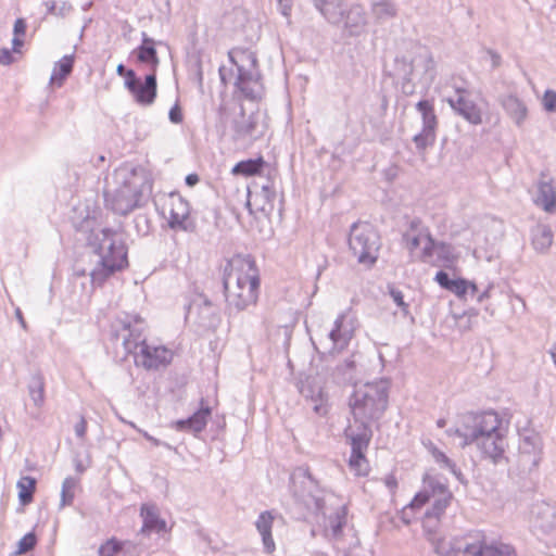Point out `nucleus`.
Listing matches in <instances>:
<instances>
[{"instance_id": "1", "label": "nucleus", "mask_w": 556, "mask_h": 556, "mask_svg": "<svg viewBox=\"0 0 556 556\" xmlns=\"http://www.w3.org/2000/svg\"><path fill=\"white\" fill-rule=\"evenodd\" d=\"M452 498V493L447 486L426 476L424 478L422 489L414 496L412 502L403 509L402 519L409 523L408 511L421 508L425 504L431 502L432 507L425 513L424 529L431 535L429 540L434 544V549L440 556H516L515 549L504 543H489L482 531H471L457 538L434 536V530L439 523L440 517L445 511Z\"/></svg>"}, {"instance_id": "2", "label": "nucleus", "mask_w": 556, "mask_h": 556, "mask_svg": "<svg viewBox=\"0 0 556 556\" xmlns=\"http://www.w3.org/2000/svg\"><path fill=\"white\" fill-rule=\"evenodd\" d=\"M447 434L462 439V447L475 444L482 457L493 464L505 458L507 425L494 410L464 416L462 427L447 430Z\"/></svg>"}, {"instance_id": "3", "label": "nucleus", "mask_w": 556, "mask_h": 556, "mask_svg": "<svg viewBox=\"0 0 556 556\" xmlns=\"http://www.w3.org/2000/svg\"><path fill=\"white\" fill-rule=\"evenodd\" d=\"M144 320L138 315L123 314L112 323V336L121 342L127 354H132L135 364L146 369H157L167 365L173 357L165 346L147 343L143 336Z\"/></svg>"}, {"instance_id": "4", "label": "nucleus", "mask_w": 556, "mask_h": 556, "mask_svg": "<svg viewBox=\"0 0 556 556\" xmlns=\"http://www.w3.org/2000/svg\"><path fill=\"white\" fill-rule=\"evenodd\" d=\"M152 184L141 168L119 167L113 174V186L104 192L106 206L119 215H127L142 204Z\"/></svg>"}, {"instance_id": "5", "label": "nucleus", "mask_w": 556, "mask_h": 556, "mask_svg": "<svg viewBox=\"0 0 556 556\" xmlns=\"http://www.w3.org/2000/svg\"><path fill=\"white\" fill-rule=\"evenodd\" d=\"M260 280L254 262L250 257L235 256L228 261L224 274L227 307L240 312L254 304Z\"/></svg>"}, {"instance_id": "6", "label": "nucleus", "mask_w": 556, "mask_h": 556, "mask_svg": "<svg viewBox=\"0 0 556 556\" xmlns=\"http://www.w3.org/2000/svg\"><path fill=\"white\" fill-rule=\"evenodd\" d=\"M389 383L386 380L366 382L356 386L349 399L353 421L346 429L355 432L371 430L370 424L379 419L388 406Z\"/></svg>"}, {"instance_id": "7", "label": "nucleus", "mask_w": 556, "mask_h": 556, "mask_svg": "<svg viewBox=\"0 0 556 556\" xmlns=\"http://www.w3.org/2000/svg\"><path fill=\"white\" fill-rule=\"evenodd\" d=\"M304 478L306 482L303 483L305 488L309 489V492L299 495L300 500L308 510L323 515L325 536L339 543L342 538V529L346 525L348 511L345 505L340 504L330 510L327 505H332L334 496L332 494H321L323 492L317 490L315 481L306 470L304 471ZM295 495L298 496V493Z\"/></svg>"}, {"instance_id": "8", "label": "nucleus", "mask_w": 556, "mask_h": 556, "mask_svg": "<svg viewBox=\"0 0 556 556\" xmlns=\"http://www.w3.org/2000/svg\"><path fill=\"white\" fill-rule=\"evenodd\" d=\"M99 264L91 271L93 285H101L110 275L127 266V250L121 232L103 228L93 235Z\"/></svg>"}, {"instance_id": "9", "label": "nucleus", "mask_w": 556, "mask_h": 556, "mask_svg": "<svg viewBox=\"0 0 556 556\" xmlns=\"http://www.w3.org/2000/svg\"><path fill=\"white\" fill-rule=\"evenodd\" d=\"M395 75L403 79L402 91L405 94L414 93L416 84L429 87L435 77V64L429 50L417 47L413 56L396 58Z\"/></svg>"}, {"instance_id": "10", "label": "nucleus", "mask_w": 556, "mask_h": 556, "mask_svg": "<svg viewBox=\"0 0 556 556\" xmlns=\"http://www.w3.org/2000/svg\"><path fill=\"white\" fill-rule=\"evenodd\" d=\"M349 247L359 264L367 266L377 261L379 236L368 223H355L351 227Z\"/></svg>"}, {"instance_id": "11", "label": "nucleus", "mask_w": 556, "mask_h": 556, "mask_svg": "<svg viewBox=\"0 0 556 556\" xmlns=\"http://www.w3.org/2000/svg\"><path fill=\"white\" fill-rule=\"evenodd\" d=\"M355 320L350 313H341L333 323V328L327 336L319 339V345L327 353H339L350 343L355 332Z\"/></svg>"}, {"instance_id": "12", "label": "nucleus", "mask_w": 556, "mask_h": 556, "mask_svg": "<svg viewBox=\"0 0 556 556\" xmlns=\"http://www.w3.org/2000/svg\"><path fill=\"white\" fill-rule=\"evenodd\" d=\"M298 389L316 415L326 416L328 414L329 394L326 388V380L323 376L315 375L305 377L300 380Z\"/></svg>"}, {"instance_id": "13", "label": "nucleus", "mask_w": 556, "mask_h": 556, "mask_svg": "<svg viewBox=\"0 0 556 556\" xmlns=\"http://www.w3.org/2000/svg\"><path fill=\"white\" fill-rule=\"evenodd\" d=\"M344 433L351 444V456L349 458L351 470L357 476H366L369 465L365 452L368 448L372 431L363 429V432H355L354 429H345Z\"/></svg>"}, {"instance_id": "14", "label": "nucleus", "mask_w": 556, "mask_h": 556, "mask_svg": "<svg viewBox=\"0 0 556 556\" xmlns=\"http://www.w3.org/2000/svg\"><path fill=\"white\" fill-rule=\"evenodd\" d=\"M240 62L231 56L238 70L237 86L249 98H255L257 91L255 87L258 85L260 75L256 70V58L254 53L242 51L239 55Z\"/></svg>"}, {"instance_id": "15", "label": "nucleus", "mask_w": 556, "mask_h": 556, "mask_svg": "<svg viewBox=\"0 0 556 556\" xmlns=\"http://www.w3.org/2000/svg\"><path fill=\"white\" fill-rule=\"evenodd\" d=\"M451 109L470 125L478 126L483 123V109L476 103L469 92L464 89H457L453 97L447 99Z\"/></svg>"}, {"instance_id": "16", "label": "nucleus", "mask_w": 556, "mask_h": 556, "mask_svg": "<svg viewBox=\"0 0 556 556\" xmlns=\"http://www.w3.org/2000/svg\"><path fill=\"white\" fill-rule=\"evenodd\" d=\"M542 442L538 434L525 435L519 444L518 464L523 472L534 470L541 460Z\"/></svg>"}, {"instance_id": "17", "label": "nucleus", "mask_w": 556, "mask_h": 556, "mask_svg": "<svg viewBox=\"0 0 556 556\" xmlns=\"http://www.w3.org/2000/svg\"><path fill=\"white\" fill-rule=\"evenodd\" d=\"M236 139L253 141L265 132V125L260 114L245 115L243 112L233 121Z\"/></svg>"}, {"instance_id": "18", "label": "nucleus", "mask_w": 556, "mask_h": 556, "mask_svg": "<svg viewBox=\"0 0 556 556\" xmlns=\"http://www.w3.org/2000/svg\"><path fill=\"white\" fill-rule=\"evenodd\" d=\"M343 29L349 36H361L366 31L367 16L364 8L359 4H352L344 9Z\"/></svg>"}, {"instance_id": "19", "label": "nucleus", "mask_w": 556, "mask_h": 556, "mask_svg": "<svg viewBox=\"0 0 556 556\" xmlns=\"http://www.w3.org/2000/svg\"><path fill=\"white\" fill-rule=\"evenodd\" d=\"M534 203L547 213L556 211V185L553 178L542 174L536 187Z\"/></svg>"}, {"instance_id": "20", "label": "nucleus", "mask_w": 556, "mask_h": 556, "mask_svg": "<svg viewBox=\"0 0 556 556\" xmlns=\"http://www.w3.org/2000/svg\"><path fill=\"white\" fill-rule=\"evenodd\" d=\"M500 104L517 127L525 124L528 118V106L522 99L514 93H508L500 98Z\"/></svg>"}, {"instance_id": "21", "label": "nucleus", "mask_w": 556, "mask_h": 556, "mask_svg": "<svg viewBox=\"0 0 556 556\" xmlns=\"http://www.w3.org/2000/svg\"><path fill=\"white\" fill-rule=\"evenodd\" d=\"M136 102L140 105H151L156 97V75L150 73L143 83L140 80L132 89H129Z\"/></svg>"}, {"instance_id": "22", "label": "nucleus", "mask_w": 556, "mask_h": 556, "mask_svg": "<svg viewBox=\"0 0 556 556\" xmlns=\"http://www.w3.org/2000/svg\"><path fill=\"white\" fill-rule=\"evenodd\" d=\"M210 416L211 408L201 407L189 418L174 421L172 427L179 431H188L197 434L206 427Z\"/></svg>"}, {"instance_id": "23", "label": "nucleus", "mask_w": 556, "mask_h": 556, "mask_svg": "<svg viewBox=\"0 0 556 556\" xmlns=\"http://www.w3.org/2000/svg\"><path fill=\"white\" fill-rule=\"evenodd\" d=\"M189 204L184 199L176 197L170 199L168 224L173 229L187 230L189 219Z\"/></svg>"}, {"instance_id": "24", "label": "nucleus", "mask_w": 556, "mask_h": 556, "mask_svg": "<svg viewBox=\"0 0 556 556\" xmlns=\"http://www.w3.org/2000/svg\"><path fill=\"white\" fill-rule=\"evenodd\" d=\"M345 0H314L316 9L331 24L340 25L343 21Z\"/></svg>"}, {"instance_id": "25", "label": "nucleus", "mask_w": 556, "mask_h": 556, "mask_svg": "<svg viewBox=\"0 0 556 556\" xmlns=\"http://www.w3.org/2000/svg\"><path fill=\"white\" fill-rule=\"evenodd\" d=\"M142 518L141 533H149L152 531L162 532L166 529V521L160 518L159 509L153 504H143L140 509Z\"/></svg>"}, {"instance_id": "26", "label": "nucleus", "mask_w": 556, "mask_h": 556, "mask_svg": "<svg viewBox=\"0 0 556 556\" xmlns=\"http://www.w3.org/2000/svg\"><path fill=\"white\" fill-rule=\"evenodd\" d=\"M274 516L270 511H263L256 520V529L262 536L264 549L270 554L275 551V542L271 536Z\"/></svg>"}, {"instance_id": "27", "label": "nucleus", "mask_w": 556, "mask_h": 556, "mask_svg": "<svg viewBox=\"0 0 556 556\" xmlns=\"http://www.w3.org/2000/svg\"><path fill=\"white\" fill-rule=\"evenodd\" d=\"M142 43L137 49V58L140 62L151 66V73H155L160 64V59L155 50V41L142 34Z\"/></svg>"}, {"instance_id": "28", "label": "nucleus", "mask_w": 556, "mask_h": 556, "mask_svg": "<svg viewBox=\"0 0 556 556\" xmlns=\"http://www.w3.org/2000/svg\"><path fill=\"white\" fill-rule=\"evenodd\" d=\"M531 243L539 253H546L553 243L552 229L543 224H538L531 230Z\"/></svg>"}, {"instance_id": "29", "label": "nucleus", "mask_w": 556, "mask_h": 556, "mask_svg": "<svg viewBox=\"0 0 556 556\" xmlns=\"http://www.w3.org/2000/svg\"><path fill=\"white\" fill-rule=\"evenodd\" d=\"M427 451L431 454L433 460L439 465L440 469L446 470L458 479L462 473L457 470L455 463L445 455L444 452L440 451L431 441L424 443Z\"/></svg>"}, {"instance_id": "30", "label": "nucleus", "mask_w": 556, "mask_h": 556, "mask_svg": "<svg viewBox=\"0 0 556 556\" xmlns=\"http://www.w3.org/2000/svg\"><path fill=\"white\" fill-rule=\"evenodd\" d=\"M74 58L73 55H65L62 60L55 63L53 72L50 77V84L61 87L64 79L71 74L73 70Z\"/></svg>"}, {"instance_id": "31", "label": "nucleus", "mask_w": 556, "mask_h": 556, "mask_svg": "<svg viewBox=\"0 0 556 556\" xmlns=\"http://www.w3.org/2000/svg\"><path fill=\"white\" fill-rule=\"evenodd\" d=\"M416 109L421 114L422 129L435 134L438 119L434 113L433 104L428 100H421L416 104Z\"/></svg>"}, {"instance_id": "32", "label": "nucleus", "mask_w": 556, "mask_h": 556, "mask_svg": "<svg viewBox=\"0 0 556 556\" xmlns=\"http://www.w3.org/2000/svg\"><path fill=\"white\" fill-rule=\"evenodd\" d=\"M248 23V14L242 9H235L223 18V25L235 33L244 30Z\"/></svg>"}, {"instance_id": "33", "label": "nucleus", "mask_w": 556, "mask_h": 556, "mask_svg": "<svg viewBox=\"0 0 556 556\" xmlns=\"http://www.w3.org/2000/svg\"><path fill=\"white\" fill-rule=\"evenodd\" d=\"M371 13L379 23H382L395 17L397 9L390 0H378L372 3Z\"/></svg>"}, {"instance_id": "34", "label": "nucleus", "mask_w": 556, "mask_h": 556, "mask_svg": "<svg viewBox=\"0 0 556 556\" xmlns=\"http://www.w3.org/2000/svg\"><path fill=\"white\" fill-rule=\"evenodd\" d=\"M18 500L22 505H27L33 501L36 489V480L33 477L25 476L17 481Z\"/></svg>"}, {"instance_id": "35", "label": "nucleus", "mask_w": 556, "mask_h": 556, "mask_svg": "<svg viewBox=\"0 0 556 556\" xmlns=\"http://www.w3.org/2000/svg\"><path fill=\"white\" fill-rule=\"evenodd\" d=\"M264 164L262 157L256 160H245L237 163L232 168V173L236 175L251 176L260 172Z\"/></svg>"}, {"instance_id": "36", "label": "nucleus", "mask_w": 556, "mask_h": 556, "mask_svg": "<svg viewBox=\"0 0 556 556\" xmlns=\"http://www.w3.org/2000/svg\"><path fill=\"white\" fill-rule=\"evenodd\" d=\"M435 256V263L447 264L455 262L458 257V253L453 245L445 242H438Z\"/></svg>"}, {"instance_id": "37", "label": "nucleus", "mask_w": 556, "mask_h": 556, "mask_svg": "<svg viewBox=\"0 0 556 556\" xmlns=\"http://www.w3.org/2000/svg\"><path fill=\"white\" fill-rule=\"evenodd\" d=\"M77 485V480L73 477H67L64 479L62 483V490H61V502H60V508H63L65 506L72 505L75 493L74 490Z\"/></svg>"}, {"instance_id": "38", "label": "nucleus", "mask_w": 556, "mask_h": 556, "mask_svg": "<svg viewBox=\"0 0 556 556\" xmlns=\"http://www.w3.org/2000/svg\"><path fill=\"white\" fill-rule=\"evenodd\" d=\"M124 547H127V551L135 548V544L131 542L121 543L115 539H111L106 541L105 544L101 545L99 548V556H115L116 553L122 551Z\"/></svg>"}, {"instance_id": "39", "label": "nucleus", "mask_w": 556, "mask_h": 556, "mask_svg": "<svg viewBox=\"0 0 556 556\" xmlns=\"http://www.w3.org/2000/svg\"><path fill=\"white\" fill-rule=\"evenodd\" d=\"M437 245H438V242L434 241L433 238L429 233H425L422 250H421V254L419 255V258L422 262L435 263L433 257L437 254Z\"/></svg>"}, {"instance_id": "40", "label": "nucleus", "mask_w": 556, "mask_h": 556, "mask_svg": "<svg viewBox=\"0 0 556 556\" xmlns=\"http://www.w3.org/2000/svg\"><path fill=\"white\" fill-rule=\"evenodd\" d=\"M29 395L36 406H40L45 397V386L40 377L33 379L29 386Z\"/></svg>"}, {"instance_id": "41", "label": "nucleus", "mask_w": 556, "mask_h": 556, "mask_svg": "<svg viewBox=\"0 0 556 556\" xmlns=\"http://www.w3.org/2000/svg\"><path fill=\"white\" fill-rule=\"evenodd\" d=\"M435 134L421 129V131L414 136L413 141L418 150H425L427 147L433 144Z\"/></svg>"}, {"instance_id": "42", "label": "nucleus", "mask_w": 556, "mask_h": 556, "mask_svg": "<svg viewBox=\"0 0 556 556\" xmlns=\"http://www.w3.org/2000/svg\"><path fill=\"white\" fill-rule=\"evenodd\" d=\"M36 544V536L34 533L25 534L17 543V554H25L33 549Z\"/></svg>"}, {"instance_id": "43", "label": "nucleus", "mask_w": 556, "mask_h": 556, "mask_svg": "<svg viewBox=\"0 0 556 556\" xmlns=\"http://www.w3.org/2000/svg\"><path fill=\"white\" fill-rule=\"evenodd\" d=\"M389 293L394 303L402 309V313L407 316L409 314L408 304L404 301L403 293L393 287L389 288Z\"/></svg>"}, {"instance_id": "44", "label": "nucleus", "mask_w": 556, "mask_h": 556, "mask_svg": "<svg viewBox=\"0 0 556 556\" xmlns=\"http://www.w3.org/2000/svg\"><path fill=\"white\" fill-rule=\"evenodd\" d=\"M542 105L547 112H556V91L547 89L542 98Z\"/></svg>"}, {"instance_id": "45", "label": "nucleus", "mask_w": 556, "mask_h": 556, "mask_svg": "<svg viewBox=\"0 0 556 556\" xmlns=\"http://www.w3.org/2000/svg\"><path fill=\"white\" fill-rule=\"evenodd\" d=\"M450 291L462 299L469 291V281L463 278L455 279Z\"/></svg>"}, {"instance_id": "46", "label": "nucleus", "mask_w": 556, "mask_h": 556, "mask_svg": "<svg viewBox=\"0 0 556 556\" xmlns=\"http://www.w3.org/2000/svg\"><path fill=\"white\" fill-rule=\"evenodd\" d=\"M425 233H419L418 236H410L406 233L404 236V241L406 244V249L413 254L420 245L424 243Z\"/></svg>"}, {"instance_id": "47", "label": "nucleus", "mask_w": 556, "mask_h": 556, "mask_svg": "<svg viewBox=\"0 0 556 556\" xmlns=\"http://www.w3.org/2000/svg\"><path fill=\"white\" fill-rule=\"evenodd\" d=\"M260 195L264 199V203L271 205L276 199V190L271 185H264L262 186Z\"/></svg>"}, {"instance_id": "48", "label": "nucleus", "mask_w": 556, "mask_h": 556, "mask_svg": "<svg viewBox=\"0 0 556 556\" xmlns=\"http://www.w3.org/2000/svg\"><path fill=\"white\" fill-rule=\"evenodd\" d=\"M434 280L444 289L451 290L452 283H454L455 279H451L448 274L445 271H438Z\"/></svg>"}, {"instance_id": "49", "label": "nucleus", "mask_w": 556, "mask_h": 556, "mask_svg": "<svg viewBox=\"0 0 556 556\" xmlns=\"http://www.w3.org/2000/svg\"><path fill=\"white\" fill-rule=\"evenodd\" d=\"M74 212L79 213L81 224L88 223L93 217L87 205L79 204L74 208Z\"/></svg>"}, {"instance_id": "50", "label": "nucleus", "mask_w": 556, "mask_h": 556, "mask_svg": "<svg viewBox=\"0 0 556 556\" xmlns=\"http://www.w3.org/2000/svg\"><path fill=\"white\" fill-rule=\"evenodd\" d=\"M203 313L205 316L202 318V325L203 326H212V321L208 319L207 323L205 321L206 318H208L213 314V306L212 303L207 300H203Z\"/></svg>"}, {"instance_id": "51", "label": "nucleus", "mask_w": 556, "mask_h": 556, "mask_svg": "<svg viewBox=\"0 0 556 556\" xmlns=\"http://www.w3.org/2000/svg\"><path fill=\"white\" fill-rule=\"evenodd\" d=\"M75 433L79 439H84L87 431V421L84 417H80L79 421L74 427Z\"/></svg>"}, {"instance_id": "52", "label": "nucleus", "mask_w": 556, "mask_h": 556, "mask_svg": "<svg viewBox=\"0 0 556 556\" xmlns=\"http://www.w3.org/2000/svg\"><path fill=\"white\" fill-rule=\"evenodd\" d=\"M169 119L172 123H175V124H179L182 122V114H181V110L180 108L175 104L170 110H169Z\"/></svg>"}, {"instance_id": "53", "label": "nucleus", "mask_w": 556, "mask_h": 556, "mask_svg": "<svg viewBox=\"0 0 556 556\" xmlns=\"http://www.w3.org/2000/svg\"><path fill=\"white\" fill-rule=\"evenodd\" d=\"M14 36H24L26 33V22L24 18H17L13 27Z\"/></svg>"}, {"instance_id": "54", "label": "nucleus", "mask_w": 556, "mask_h": 556, "mask_svg": "<svg viewBox=\"0 0 556 556\" xmlns=\"http://www.w3.org/2000/svg\"><path fill=\"white\" fill-rule=\"evenodd\" d=\"M71 10L72 5L68 2L63 1L60 4L56 3L55 15L64 17L71 12Z\"/></svg>"}, {"instance_id": "55", "label": "nucleus", "mask_w": 556, "mask_h": 556, "mask_svg": "<svg viewBox=\"0 0 556 556\" xmlns=\"http://www.w3.org/2000/svg\"><path fill=\"white\" fill-rule=\"evenodd\" d=\"M125 77H126L125 86L128 90L132 89L135 87V85L139 81V79H137L136 74L132 70H128L126 72Z\"/></svg>"}, {"instance_id": "56", "label": "nucleus", "mask_w": 556, "mask_h": 556, "mask_svg": "<svg viewBox=\"0 0 556 556\" xmlns=\"http://www.w3.org/2000/svg\"><path fill=\"white\" fill-rule=\"evenodd\" d=\"M13 62L11 51L9 49H0V64L9 65Z\"/></svg>"}, {"instance_id": "57", "label": "nucleus", "mask_w": 556, "mask_h": 556, "mask_svg": "<svg viewBox=\"0 0 556 556\" xmlns=\"http://www.w3.org/2000/svg\"><path fill=\"white\" fill-rule=\"evenodd\" d=\"M281 13L288 16L291 10L290 0H278Z\"/></svg>"}, {"instance_id": "58", "label": "nucleus", "mask_w": 556, "mask_h": 556, "mask_svg": "<svg viewBox=\"0 0 556 556\" xmlns=\"http://www.w3.org/2000/svg\"><path fill=\"white\" fill-rule=\"evenodd\" d=\"M492 289H493V283H489L488 287L485 288V290L478 295L477 301L479 303H482L484 300L489 299L491 296Z\"/></svg>"}, {"instance_id": "59", "label": "nucleus", "mask_w": 556, "mask_h": 556, "mask_svg": "<svg viewBox=\"0 0 556 556\" xmlns=\"http://www.w3.org/2000/svg\"><path fill=\"white\" fill-rule=\"evenodd\" d=\"M198 182H199V176H198L197 174H189V175L186 177V184H187L189 187H193V186H195Z\"/></svg>"}, {"instance_id": "60", "label": "nucleus", "mask_w": 556, "mask_h": 556, "mask_svg": "<svg viewBox=\"0 0 556 556\" xmlns=\"http://www.w3.org/2000/svg\"><path fill=\"white\" fill-rule=\"evenodd\" d=\"M21 36H14L12 39L13 51L18 52L24 41L20 38Z\"/></svg>"}, {"instance_id": "61", "label": "nucleus", "mask_w": 556, "mask_h": 556, "mask_svg": "<svg viewBox=\"0 0 556 556\" xmlns=\"http://www.w3.org/2000/svg\"><path fill=\"white\" fill-rule=\"evenodd\" d=\"M489 54L491 56L492 66L497 67L501 63V56L494 51H489Z\"/></svg>"}, {"instance_id": "62", "label": "nucleus", "mask_w": 556, "mask_h": 556, "mask_svg": "<svg viewBox=\"0 0 556 556\" xmlns=\"http://www.w3.org/2000/svg\"><path fill=\"white\" fill-rule=\"evenodd\" d=\"M15 316H16V318H17V320H18L20 325L23 327V329H26V328H27V325H26V321H25V319H24V317H23V314H22V312H21V309H20V308H16V309H15Z\"/></svg>"}, {"instance_id": "63", "label": "nucleus", "mask_w": 556, "mask_h": 556, "mask_svg": "<svg viewBox=\"0 0 556 556\" xmlns=\"http://www.w3.org/2000/svg\"><path fill=\"white\" fill-rule=\"evenodd\" d=\"M46 7L48 9V12L51 13V14H54L55 15V10H56V2L54 1H49V2H46Z\"/></svg>"}, {"instance_id": "64", "label": "nucleus", "mask_w": 556, "mask_h": 556, "mask_svg": "<svg viewBox=\"0 0 556 556\" xmlns=\"http://www.w3.org/2000/svg\"><path fill=\"white\" fill-rule=\"evenodd\" d=\"M128 70L125 68V66L123 64H119L117 65L116 67V73L119 75V76H126V72Z\"/></svg>"}]
</instances>
